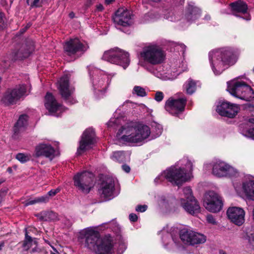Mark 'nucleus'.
<instances>
[{"label":"nucleus","mask_w":254,"mask_h":254,"mask_svg":"<svg viewBox=\"0 0 254 254\" xmlns=\"http://www.w3.org/2000/svg\"><path fill=\"white\" fill-rule=\"evenodd\" d=\"M206 238L204 235L194 231L191 246L203 244L206 242Z\"/></svg>","instance_id":"473e14b6"},{"label":"nucleus","mask_w":254,"mask_h":254,"mask_svg":"<svg viewBox=\"0 0 254 254\" xmlns=\"http://www.w3.org/2000/svg\"><path fill=\"white\" fill-rule=\"evenodd\" d=\"M129 218L130 221L132 222H136L137 220V216L134 213H131L129 215Z\"/></svg>","instance_id":"3c124183"},{"label":"nucleus","mask_w":254,"mask_h":254,"mask_svg":"<svg viewBox=\"0 0 254 254\" xmlns=\"http://www.w3.org/2000/svg\"><path fill=\"white\" fill-rule=\"evenodd\" d=\"M96 142L94 130L92 128L86 129L81 136L79 146L77 148V154H81L83 152L91 148Z\"/></svg>","instance_id":"9b49d317"},{"label":"nucleus","mask_w":254,"mask_h":254,"mask_svg":"<svg viewBox=\"0 0 254 254\" xmlns=\"http://www.w3.org/2000/svg\"><path fill=\"white\" fill-rule=\"evenodd\" d=\"M133 94H136L138 96L144 97L146 95L145 89L140 86H135L134 87L132 91Z\"/></svg>","instance_id":"c9c22d12"},{"label":"nucleus","mask_w":254,"mask_h":254,"mask_svg":"<svg viewBox=\"0 0 254 254\" xmlns=\"http://www.w3.org/2000/svg\"><path fill=\"white\" fill-rule=\"evenodd\" d=\"M58 89L62 97L65 102L73 104L76 102L72 97L73 90L69 87V77L67 75L62 76L59 81Z\"/></svg>","instance_id":"f8f14e48"},{"label":"nucleus","mask_w":254,"mask_h":254,"mask_svg":"<svg viewBox=\"0 0 254 254\" xmlns=\"http://www.w3.org/2000/svg\"><path fill=\"white\" fill-rule=\"evenodd\" d=\"M140 56L145 62L152 65H156L164 61L166 55L161 48L153 45L145 47Z\"/></svg>","instance_id":"39448f33"},{"label":"nucleus","mask_w":254,"mask_h":254,"mask_svg":"<svg viewBox=\"0 0 254 254\" xmlns=\"http://www.w3.org/2000/svg\"><path fill=\"white\" fill-rule=\"evenodd\" d=\"M28 116L26 115H21L13 128L15 134H18L24 130L25 127L27 125Z\"/></svg>","instance_id":"bb28decb"},{"label":"nucleus","mask_w":254,"mask_h":254,"mask_svg":"<svg viewBox=\"0 0 254 254\" xmlns=\"http://www.w3.org/2000/svg\"><path fill=\"white\" fill-rule=\"evenodd\" d=\"M150 134L146 125L130 123L123 126L117 133L119 143H139L146 139Z\"/></svg>","instance_id":"f03ea898"},{"label":"nucleus","mask_w":254,"mask_h":254,"mask_svg":"<svg viewBox=\"0 0 254 254\" xmlns=\"http://www.w3.org/2000/svg\"><path fill=\"white\" fill-rule=\"evenodd\" d=\"M104 9V7L102 4H98L96 5V10L98 11H102Z\"/></svg>","instance_id":"864d4df0"},{"label":"nucleus","mask_w":254,"mask_h":254,"mask_svg":"<svg viewBox=\"0 0 254 254\" xmlns=\"http://www.w3.org/2000/svg\"><path fill=\"white\" fill-rule=\"evenodd\" d=\"M201 14V10L191 2L189 3L186 12V17L188 21H193L198 18Z\"/></svg>","instance_id":"5701e85b"},{"label":"nucleus","mask_w":254,"mask_h":254,"mask_svg":"<svg viewBox=\"0 0 254 254\" xmlns=\"http://www.w3.org/2000/svg\"><path fill=\"white\" fill-rule=\"evenodd\" d=\"M228 164L224 162L217 161L213 165L212 173L218 177H224Z\"/></svg>","instance_id":"b1692460"},{"label":"nucleus","mask_w":254,"mask_h":254,"mask_svg":"<svg viewBox=\"0 0 254 254\" xmlns=\"http://www.w3.org/2000/svg\"><path fill=\"white\" fill-rule=\"evenodd\" d=\"M189 178V175L184 169H178L172 166L156 177L154 181L158 183L166 179L173 184L179 186L188 181Z\"/></svg>","instance_id":"20e7f679"},{"label":"nucleus","mask_w":254,"mask_h":254,"mask_svg":"<svg viewBox=\"0 0 254 254\" xmlns=\"http://www.w3.org/2000/svg\"><path fill=\"white\" fill-rule=\"evenodd\" d=\"M240 108L238 105L224 101L217 106L216 110L222 116L233 118L236 116Z\"/></svg>","instance_id":"f3484780"},{"label":"nucleus","mask_w":254,"mask_h":254,"mask_svg":"<svg viewBox=\"0 0 254 254\" xmlns=\"http://www.w3.org/2000/svg\"><path fill=\"white\" fill-rule=\"evenodd\" d=\"M114 188V179L108 176L104 177L99 188V192L101 196L104 197L106 200L111 199L113 197Z\"/></svg>","instance_id":"2eb2a0df"},{"label":"nucleus","mask_w":254,"mask_h":254,"mask_svg":"<svg viewBox=\"0 0 254 254\" xmlns=\"http://www.w3.org/2000/svg\"><path fill=\"white\" fill-rule=\"evenodd\" d=\"M252 217H253V219L254 221V207L253 208V211H252Z\"/></svg>","instance_id":"69168bd1"},{"label":"nucleus","mask_w":254,"mask_h":254,"mask_svg":"<svg viewBox=\"0 0 254 254\" xmlns=\"http://www.w3.org/2000/svg\"><path fill=\"white\" fill-rule=\"evenodd\" d=\"M186 102L185 98L175 99L170 97L166 102L165 108L170 114L177 116L184 111Z\"/></svg>","instance_id":"ddd939ff"},{"label":"nucleus","mask_w":254,"mask_h":254,"mask_svg":"<svg viewBox=\"0 0 254 254\" xmlns=\"http://www.w3.org/2000/svg\"><path fill=\"white\" fill-rule=\"evenodd\" d=\"M132 13L124 7L119 8L113 16L115 25L124 27L129 26L132 23Z\"/></svg>","instance_id":"4468645a"},{"label":"nucleus","mask_w":254,"mask_h":254,"mask_svg":"<svg viewBox=\"0 0 254 254\" xmlns=\"http://www.w3.org/2000/svg\"><path fill=\"white\" fill-rule=\"evenodd\" d=\"M193 234L194 231L192 230L183 229L180 232V237L184 244L191 245Z\"/></svg>","instance_id":"c85d7f7f"},{"label":"nucleus","mask_w":254,"mask_h":254,"mask_svg":"<svg viewBox=\"0 0 254 254\" xmlns=\"http://www.w3.org/2000/svg\"><path fill=\"white\" fill-rule=\"evenodd\" d=\"M34 245H35V247L32 249L31 250L30 253L32 254H37L38 253H40L41 250L39 248H38L37 246V242L36 241L34 240Z\"/></svg>","instance_id":"49530a36"},{"label":"nucleus","mask_w":254,"mask_h":254,"mask_svg":"<svg viewBox=\"0 0 254 254\" xmlns=\"http://www.w3.org/2000/svg\"><path fill=\"white\" fill-rule=\"evenodd\" d=\"M34 241L31 237L28 236L27 232H26L25 239L22 243L23 249L25 251L28 250L34 245Z\"/></svg>","instance_id":"f704fd0d"},{"label":"nucleus","mask_w":254,"mask_h":254,"mask_svg":"<svg viewBox=\"0 0 254 254\" xmlns=\"http://www.w3.org/2000/svg\"><path fill=\"white\" fill-rule=\"evenodd\" d=\"M4 14L0 12V29H3L6 25Z\"/></svg>","instance_id":"79ce46f5"},{"label":"nucleus","mask_w":254,"mask_h":254,"mask_svg":"<svg viewBox=\"0 0 254 254\" xmlns=\"http://www.w3.org/2000/svg\"><path fill=\"white\" fill-rule=\"evenodd\" d=\"M226 172V175L224 177H236L238 175L237 170L229 165Z\"/></svg>","instance_id":"e433bc0d"},{"label":"nucleus","mask_w":254,"mask_h":254,"mask_svg":"<svg viewBox=\"0 0 254 254\" xmlns=\"http://www.w3.org/2000/svg\"><path fill=\"white\" fill-rule=\"evenodd\" d=\"M220 254H226L225 252H224L223 251H221L220 252Z\"/></svg>","instance_id":"774afa93"},{"label":"nucleus","mask_w":254,"mask_h":254,"mask_svg":"<svg viewBox=\"0 0 254 254\" xmlns=\"http://www.w3.org/2000/svg\"><path fill=\"white\" fill-rule=\"evenodd\" d=\"M247 239L249 243L254 247V233L250 234H247Z\"/></svg>","instance_id":"de8ad7c7"},{"label":"nucleus","mask_w":254,"mask_h":254,"mask_svg":"<svg viewBox=\"0 0 254 254\" xmlns=\"http://www.w3.org/2000/svg\"><path fill=\"white\" fill-rule=\"evenodd\" d=\"M7 171L9 173H11L12 172V170L11 167H8L7 169Z\"/></svg>","instance_id":"052dcab7"},{"label":"nucleus","mask_w":254,"mask_h":254,"mask_svg":"<svg viewBox=\"0 0 254 254\" xmlns=\"http://www.w3.org/2000/svg\"><path fill=\"white\" fill-rule=\"evenodd\" d=\"M102 59L112 64L122 66L124 69L128 66L130 63L128 53L118 48L105 52Z\"/></svg>","instance_id":"423d86ee"},{"label":"nucleus","mask_w":254,"mask_h":254,"mask_svg":"<svg viewBox=\"0 0 254 254\" xmlns=\"http://www.w3.org/2000/svg\"><path fill=\"white\" fill-rule=\"evenodd\" d=\"M60 189L59 188H57L55 190H51L48 192L47 194H45V195H47L49 198L50 196H55L57 193H58L60 191Z\"/></svg>","instance_id":"c03bdc74"},{"label":"nucleus","mask_w":254,"mask_h":254,"mask_svg":"<svg viewBox=\"0 0 254 254\" xmlns=\"http://www.w3.org/2000/svg\"><path fill=\"white\" fill-rule=\"evenodd\" d=\"M246 84L244 81H231L228 82L227 90L233 96L241 98Z\"/></svg>","instance_id":"412c9836"},{"label":"nucleus","mask_w":254,"mask_h":254,"mask_svg":"<svg viewBox=\"0 0 254 254\" xmlns=\"http://www.w3.org/2000/svg\"><path fill=\"white\" fill-rule=\"evenodd\" d=\"M164 98V94L162 92L157 91L155 93L154 99L157 102L161 101Z\"/></svg>","instance_id":"37998d69"},{"label":"nucleus","mask_w":254,"mask_h":254,"mask_svg":"<svg viewBox=\"0 0 254 254\" xmlns=\"http://www.w3.org/2000/svg\"><path fill=\"white\" fill-rule=\"evenodd\" d=\"M55 149L50 144L41 143L35 148V155L36 157L45 156L52 160L54 157Z\"/></svg>","instance_id":"aec40b11"},{"label":"nucleus","mask_w":254,"mask_h":254,"mask_svg":"<svg viewBox=\"0 0 254 254\" xmlns=\"http://www.w3.org/2000/svg\"><path fill=\"white\" fill-rule=\"evenodd\" d=\"M228 218L235 224L242 225L245 222V211L240 207H232L227 211Z\"/></svg>","instance_id":"a211bd4d"},{"label":"nucleus","mask_w":254,"mask_h":254,"mask_svg":"<svg viewBox=\"0 0 254 254\" xmlns=\"http://www.w3.org/2000/svg\"><path fill=\"white\" fill-rule=\"evenodd\" d=\"M120 119H111L108 123V126L113 127L115 125H119L120 124Z\"/></svg>","instance_id":"a18cd8bd"},{"label":"nucleus","mask_w":254,"mask_h":254,"mask_svg":"<svg viewBox=\"0 0 254 254\" xmlns=\"http://www.w3.org/2000/svg\"><path fill=\"white\" fill-rule=\"evenodd\" d=\"M122 169L126 173H129L130 170V167L127 165H122Z\"/></svg>","instance_id":"603ef678"},{"label":"nucleus","mask_w":254,"mask_h":254,"mask_svg":"<svg viewBox=\"0 0 254 254\" xmlns=\"http://www.w3.org/2000/svg\"><path fill=\"white\" fill-rule=\"evenodd\" d=\"M26 92L24 84L16 86L12 89H8L3 95L2 102L6 105L16 104Z\"/></svg>","instance_id":"9d476101"},{"label":"nucleus","mask_w":254,"mask_h":254,"mask_svg":"<svg viewBox=\"0 0 254 254\" xmlns=\"http://www.w3.org/2000/svg\"><path fill=\"white\" fill-rule=\"evenodd\" d=\"M243 88V92L240 99L245 100H250L251 98L254 97V92L251 86L246 84V86Z\"/></svg>","instance_id":"2f4dec72"},{"label":"nucleus","mask_w":254,"mask_h":254,"mask_svg":"<svg viewBox=\"0 0 254 254\" xmlns=\"http://www.w3.org/2000/svg\"><path fill=\"white\" fill-rule=\"evenodd\" d=\"M243 189L247 197L254 201V181H250L244 183Z\"/></svg>","instance_id":"c756f323"},{"label":"nucleus","mask_w":254,"mask_h":254,"mask_svg":"<svg viewBox=\"0 0 254 254\" xmlns=\"http://www.w3.org/2000/svg\"><path fill=\"white\" fill-rule=\"evenodd\" d=\"M49 201V197L47 195H43L36 197L33 199H29L24 201L23 203L25 206L33 205L38 203H46Z\"/></svg>","instance_id":"7c9ffc66"},{"label":"nucleus","mask_w":254,"mask_h":254,"mask_svg":"<svg viewBox=\"0 0 254 254\" xmlns=\"http://www.w3.org/2000/svg\"><path fill=\"white\" fill-rule=\"evenodd\" d=\"M249 121L251 123H254V119H250ZM242 134L247 137L251 138L254 139V127L252 128L249 129L247 131H244Z\"/></svg>","instance_id":"4c0bfd02"},{"label":"nucleus","mask_w":254,"mask_h":254,"mask_svg":"<svg viewBox=\"0 0 254 254\" xmlns=\"http://www.w3.org/2000/svg\"><path fill=\"white\" fill-rule=\"evenodd\" d=\"M184 197L181 198V203L183 208L191 215L197 214L200 211V206L192 194L190 187L183 189Z\"/></svg>","instance_id":"0eeeda50"},{"label":"nucleus","mask_w":254,"mask_h":254,"mask_svg":"<svg viewBox=\"0 0 254 254\" xmlns=\"http://www.w3.org/2000/svg\"><path fill=\"white\" fill-rule=\"evenodd\" d=\"M209 60L212 69L216 75L220 74L236 61L233 51L229 48L211 51L209 53Z\"/></svg>","instance_id":"7ed1b4c3"},{"label":"nucleus","mask_w":254,"mask_h":254,"mask_svg":"<svg viewBox=\"0 0 254 254\" xmlns=\"http://www.w3.org/2000/svg\"><path fill=\"white\" fill-rule=\"evenodd\" d=\"M205 19L206 20H209L210 19V16L209 15H206L205 16Z\"/></svg>","instance_id":"0e129e2a"},{"label":"nucleus","mask_w":254,"mask_h":254,"mask_svg":"<svg viewBox=\"0 0 254 254\" xmlns=\"http://www.w3.org/2000/svg\"><path fill=\"white\" fill-rule=\"evenodd\" d=\"M230 6L233 12V15L237 17H239V15L235 12L241 13L243 14L246 13L248 10V5L246 2L242 0H238L237 1L231 3Z\"/></svg>","instance_id":"393cba45"},{"label":"nucleus","mask_w":254,"mask_h":254,"mask_svg":"<svg viewBox=\"0 0 254 254\" xmlns=\"http://www.w3.org/2000/svg\"><path fill=\"white\" fill-rule=\"evenodd\" d=\"M186 92L189 94H193L196 90V85L195 81L191 79H189L184 85Z\"/></svg>","instance_id":"72a5a7b5"},{"label":"nucleus","mask_w":254,"mask_h":254,"mask_svg":"<svg viewBox=\"0 0 254 254\" xmlns=\"http://www.w3.org/2000/svg\"><path fill=\"white\" fill-rule=\"evenodd\" d=\"M16 158L22 163L26 162L30 160V157L28 155L23 153H18L17 154Z\"/></svg>","instance_id":"ea45409f"},{"label":"nucleus","mask_w":254,"mask_h":254,"mask_svg":"<svg viewBox=\"0 0 254 254\" xmlns=\"http://www.w3.org/2000/svg\"><path fill=\"white\" fill-rule=\"evenodd\" d=\"M78 239L84 240L85 247L96 254H112L113 245L112 240L107 237L101 238L99 232L88 227L79 232Z\"/></svg>","instance_id":"f257e3e1"},{"label":"nucleus","mask_w":254,"mask_h":254,"mask_svg":"<svg viewBox=\"0 0 254 254\" xmlns=\"http://www.w3.org/2000/svg\"><path fill=\"white\" fill-rule=\"evenodd\" d=\"M92 4V0H87L85 5L87 7H89Z\"/></svg>","instance_id":"6e6d98bb"},{"label":"nucleus","mask_w":254,"mask_h":254,"mask_svg":"<svg viewBox=\"0 0 254 254\" xmlns=\"http://www.w3.org/2000/svg\"><path fill=\"white\" fill-rule=\"evenodd\" d=\"M88 48L87 44L82 43L79 39H70L65 42L64 45V50L68 56L74 55L76 53L85 52Z\"/></svg>","instance_id":"dca6fc26"},{"label":"nucleus","mask_w":254,"mask_h":254,"mask_svg":"<svg viewBox=\"0 0 254 254\" xmlns=\"http://www.w3.org/2000/svg\"><path fill=\"white\" fill-rule=\"evenodd\" d=\"M99 71L98 70L95 69L92 74V84L93 85L95 89H98L99 88H102L104 89L105 87H104V85H105V77L103 78V77L100 78V77L98 76V75L97 74ZM89 74L90 76L92 75L91 71L89 70Z\"/></svg>","instance_id":"a878e982"},{"label":"nucleus","mask_w":254,"mask_h":254,"mask_svg":"<svg viewBox=\"0 0 254 254\" xmlns=\"http://www.w3.org/2000/svg\"><path fill=\"white\" fill-rule=\"evenodd\" d=\"M4 245V243L3 242H1L0 243V251L2 250V248L3 247Z\"/></svg>","instance_id":"13d9d810"},{"label":"nucleus","mask_w":254,"mask_h":254,"mask_svg":"<svg viewBox=\"0 0 254 254\" xmlns=\"http://www.w3.org/2000/svg\"><path fill=\"white\" fill-rule=\"evenodd\" d=\"M34 50V44L31 39L26 40L16 53L17 59L22 60L28 58Z\"/></svg>","instance_id":"6ab92c4d"},{"label":"nucleus","mask_w":254,"mask_h":254,"mask_svg":"<svg viewBox=\"0 0 254 254\" xmlns=\"http://www.w3.org/2000/svg\"><path fill=\"white\" fill-rule=\"evenodd\" d=\"M112 159L117 161H122L124 159V152L123 151H116L114 152Z\"/></svg>","instance_id":"58836bf2"},{"label":"nucleus","mask_w":254,"mask_h":254,"mask_svg":"<svg viewBox=\"0 0 254 254\" xmlns=\"http://www.w3.org/2000/svg\"><path fill=\"white\" fill-rule=\"evenodd\" d=\"M45 106L51 113H55L62 110L61 105L57 103L53 95L49 93H47L45 96Z\"/></svg>","instance_id":"4be33fe9"},{"label":"nucleus","mask_w":254,"mask_h":254,"mask_svg":"<svg viewBox=\"0 0 254 254\" xmlns=\"http://www.w3.org/2000/svg\"><path fill=\"white\" fill-rule=\"evenodd\" d=\"M36 216L41 221H57L59 219L58 214L52 211H43L36 214Z\"/></svg>","instance_id":"cd10ccee"},{"label":"nucleus","mask_w":254,"mask_h":254,"mask_svg":"<svg viewBox=\"0 0 254 254\" xmlns=\"http://www.w3.org/2000/svg\"><path fill=\"white\" fill-rule=\"evenodd\" d=\"M31 24L30 23H28L27 24V26H26L24 30H23V32H24L27 29H28V28H29L30 26H31Z\"/></svg>","instance_id":"bf43d9fd"},{"label":"nucleus","mask_w":254,"mask_h":254,"mask_svg":"<svg viewBox=\"0 0 254 254\" xmlns=\"http://www.w3.org/2000/svg\"><path fill=\"white\" fill-rule=\"evenodd\" d=\"M187 166L190 168V171L191 172L192 171V164L190 161H188L187 163Z\"/></svg>","instance_id":"5fc2aeb1"},{"label":"nucleus","mask_w":254,"mask_h":254,"mask_svg":"<svg viewBox=\"0 0 254 254\" xmlns=\"http://www.w3.org/2000/svg\"><path fill=\"white\" fill-rule=\"evenodd\" d=\"M223 205L221 197L213 191L206 192L203 198V206L209 211L216 213L219 211Z\"/></svg>","instance_id":"1a4fd4ad"},{"label":"nucleus","mask_w":254,"mask_h":254,"mask_svg":"<svg viewBox=\"0 0 254 254\" xmlns=\"http://www.w3.org/2000/svg\"><path fill=\"white\" fill-rule=\"evenodd\" d=\"M114 0H105V3L107 4L111 3Z\"/></svg>","instance_id":"4d7b16f0"},{"label":"nucleus","mask_w":254,"mask_h":254,"mask_svg":"<svg viewBox=\"0 0 254 254\" xmlns=\"http://www.w3.org/2000/svg\"><path fill=\"white\" fill-rule=\"evenodd\" d=\"M93 174L87 171L78 173L74 177V186L84 193H88L93 187Z\"/></svg>","instance_id":"6e6552de"},{"label":"nucleus","mask_w":254,"mask_h":254,"mask_svg":"<svg viewBox=\"0 0 254 254\" xmlns=\"http://www.w3.org/2000/svg\"><path fill=\"white\" fill-rule=\"evenodd\" d=\"M207 221L209 223H210L213 225L216 224V222L215 221V218L212 215H208L207 216Z\"/></svg>","instance_id":"09e8293b"},{"label":"nucleus","mask_w":254,"mask_h":254,"mask_svg":"<svg viewBox=\"0 0 254 254\" xmlns=\"http://www.w3.org/2000/svg\"><path fill=\"white\" fill-rule=\"evenodd\" d=\"M52 252H55L56 254H59V253L58 252V251L54 248H53V251Z\"/></svg>","instance_id":"338daca9"},{"label":"nucleus","mask_w":254,"mask_h":254,"mask_svg":"<svg viewBox=\"0 0 254 254\" xmlns=\"http://www.w3.org/2000/svg\"><path fill=\"white\" fill-rule=\"evenodd\" d=\"M147 208V206L146 205H139L136 207L135 210L137 211L143 212L146 210Z\"/></svg>","instance_id":"8fccbe9b"},{"label":"nucleus","mask_w":254,"mask_h":254,"mask_svg":"<svg viewBox=\"0 0 254 254\" xmlns=\"http://www.w3.org/2000/svg\"><path fill=\"white\" fill-rule=\"evenodd\" d=\"M128 103H130V104H132V103L131 102H130V101L129 100H127L126 102H124V105H126V104H128Z\"/></svg>","instance_id":"680f3d73"},{"label":"nucleus","mask_w":254,"mask_h":254,"mask_svg":"<svg viewBox=\"0 0 254 254\" xmlns=\"http://www.w3.org/2000/svg\"><path fill=\"white\" fill-rule=\"evenodd\" d=\"M43 0H27V2L32 7H37L41 6V3L43 2Z\"/></svg>","instance_id":"a19ab883"},{"label":"nucleus","mask_w":254,"mask_h":254,"mask_svg":"<svg viewBox=\"0 0 254 254\" xmlns=\"http://www.w3.org/2000/svg\"><path fill=\"white\" fill-rule=\"evenodd\" d=\"M74 14L73 12H71L70 13H69L70 17L73 18L74 17Z\"/></svg>","instance_id":"e2e57ef3"}]
</instances>
